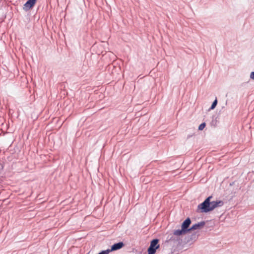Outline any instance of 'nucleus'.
Instances as JSON below:
<instances>
[{
  "label": "nucleus",
  "instance_id": "f257e3e1",
  "mask_svg": "<svg viewBox=\"0 0 254 254\" xmlns=\"http://www.w3.org/2000/svg\"><path fill=\"white\" fill-rule=\"evenodd\" d=\"M211 198L212 196L207 197L203 202L198 206V209L202 210L203 212H207L213 210L217 207L221 206L223 204L222 201L210 202Z\"/></svg>",
  "mask_w": 254,
  "mask_h": 254
},
{
  "label": "nucleus",
  "instance_id": "f03ea898",
  "mask_svg": "<svg viewBox=\"0 0 254 254\" xmlns=\"http://www.w3.org/2000/svg\"><path fill=\"white\" fill-rule=\"evenodd\" d=\"M190 223V219L189 218H188L182 224L181 230H177L174 231L173 233L174 235L179 236L187 234L188 232L190 231V230L188 228Z\"/></svg>",
  "mask_w": 254,
  "mask_h": 254
},
{
  "label": "nucleus",
  "instance_id": "7ed1b4c3",
  "mask_svg": "<svg viewBox=\"0 0 254 254\" xmlns=\"http://www.w3.org/2000/svg\"><path fill=\"white\" fill-rule=\"evenodd\" d=\"M158 239H154L151 242L150 247L148 249V251L151 252V253L156 252V250L159 248Z\"/></svg>",
  "mask_w": 254,
  "mask_h": 254
},
{
  "label": "nucleus",
  "instance_id": "20e7f679",
  "mask_svg": "<svg viewBox=\"0 0 254 254\" xmlns=\"http://www.w3.org/2000/svg\"><path fill=\"white\" fill-rule=\"evenodd\" d=\"M124 246V244L123 242H119L118 243L115 244L112 246L111 249L109 250V251L111 252L119 250L121 249Z\"/></svg>",
  "mask_w": 254,
  "mask_h": 254
},
{
  "label": "nucleus",
  "instance_id": "39448f33",
  "mask_svg": "<svg viewBox=\"0 0 254 254\" xmlns=\"http://www.w3.org/2000/svg\"><path fill=\"white\" fill-rule=\"evenodd\" d=\"M36 0H28L24 4V7L26 9H30L36 3Z\"/></svg>",
  "mask_w": 254,
  "mask_h": 254
},
{
  "label": "nucleus",
  "instance_id": "423d86ee",
  "mask_svg": "<svg viewBox=\"0 0 254 254\" xmlns=\"http://www.w3.org/2000/svg\"><path fill=\"white\" fill-rule=\"evenodd\" d=\"M204 224H205V223L204 222H201L197 224H195L192 225L191 227V228H190V231H191V230L199 229L202 228V227H203Z\"/></svg>",
  "mask_w": 254,
  "mask_h": 254
},
{
  "label": "nucleus",
  "instance_id": "0eeeda50",
  "mask_svg": "<svg viewBox=\"0 0 254 254\" xmlns=\"http://www.w3.org/2000/svg\"><path fill=\"white\" fill-rule=\"evenodd\" d=\"M206 124L205 123H203L201 124H200L198 127V129L199 130H202L204 129V128L205 127Z\"/></svg>",
  "mask_w": 254,
  "mask_h": 254
},
{
  "label": "nucleus",
  "instance_id": "6e6552de",
  "mask_svg": "<svg viewBox=\"0 0 254 254\" xmlns=\"http://www.w3.org/2000/svg\"><path fill=\"white\" fill-rule=\"evenodd\" d=\"M217 99H215L214 100V101L213 102L210 109H214L215 108L216 106L217 105Z\"/></svg>",
  "mask_w": 254,
  "mask_h": 254
},
{
  "label": "nucleus",
  "instance_id": "1a4fd4ad",
  "mask_svg": "<svg viewBox=\"0 0 254 254\" xmlns=\"http://www.w3.org/2000/svg\"><path fill=\"white\" fill-rule=\"evenodd\" d=\"M110 252V251L109 250H107L106 251H103L101 252V253H99L98 254H108Z\"/></svg>",
  "mask_w": 254,
  "mask_h": 254
},
{
  "label": "nucleus",
  "instance_id": "9d476101",
  "mask_svg": "<svg viewBox=\"0 0 254 254\" xmlns=\"http://www.w3.org/2000/svg\"><path fill=\"white\" fill-rule=\"evenodd\" d=\"M250 77L251 79L254 80V71L252 72L250 74Z\"/></svg>",
  "mask_w": 254,
  "mask_h": 254
},
{
  "label": "nucleus",
  "instance_id": "9b49d317",
  "mask_svg": "<svg viewBox=\"0 0 254 254\" xmlns=\"http://www.w3.org/2000/svg\"><path fill=\"white\" fill-rule=\"evenodd\" d=\"M148 254H155V253H151V252H150V251H148Z\"/></svg>",
  "mask_w": 254,
  "mask_h": 254
}]
</instances>
